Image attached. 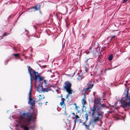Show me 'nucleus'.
<instances>
[{
    "label": "nucleus",
    "instance_id": "1",
    "mask_svg": "<svg viewBox=\"0 0 130 130\" xmlns=\"http://www.w3.org/2000/svg\"><path fill=\"white\" fill-rule=\"evenodd\" d=\"M37 114L36 110L34 111L32 115L29 112L26 113L25 111L21 112L19 116L20 120L19 123L20 124L21 128L24 130H28V123L31 120L34 122Z\"/></svg>",
    "mask_w": 130,
    "mask_h": 130
},
{
    "label": "nucleus",
    "instance_id": "2",
    "mask_svg": "<svg viewBox=\"0 0 130 130\" xmlns=\"http://www.w3.org/2000/svg\"><path fill=\"white\" fill-rule=\"evenodd\" d=\"M94 104L93 106L90 108V110L92 111V116L94 119L90 122V124L93 122L98 121L99 119L102 117V114L100 113V111L102 110V108L107 107L104 104H102L100 103V98L95 99Z\"/></svg>",
    "mask_w": 130,
    "mask_h": 130
},
{
    "label": "nucleus",
    "instance_id": "3",
    "mask_svg": "<svg viewBox=\"0 0 130 130\" xmlns=\"http://www.w3.org/2000/svg\"><path fill=\"white\" fill-rule=\"evenodd\" d=\"M28 72L29 74L30 77V82H31V78L32 79V80H35V82L37 83L39 82V84H42L43 82L44 77L40 75L39 73H38V72H37V75H36L35 77L33 76L32 75V74L29 70Z\"/></svg>",
    "mask_w": 130,
    "mask_h": 130
},
{
    "label": "nucleus",
    "instance_id": "4",
    "mask_svg": "<svg viewBox=\"0 0 130 130\" xmlns=\"http://www.w3.org/2000/svg\"><path fill=\"white\" fill-rule=\"evenodd\" d=\"M64 88L63 90H66V92H68V95L72 94V92H74L71 88V84L69 82L67 81H66L64 83Z\"/></svg>",
    "mask_w": 130,
    "mask_h": 130
},
{
    "label": "nucleus",
    "instance_id": "5",
    "mask_svg": "<svg viewBox=\"0 0 130 130\" xmlns=\"http://www.w3.org/2000/svg\"><path fill=\"white\" fill-rule=\"evenodd\" d=\"M87 88L84 89V90L85 93L88 90H89V91H90L92 88L93 86V82L90 81L87 84Z\"/></svg>",
    "mask_w": 130,
    "mask_h": 130
},
{
    "label": "nucleus",
    "instance_id": "6",
    "mask_svg": "<svg viewBox=\"0 0 130 130\" xmlns=\"http://www.w3.org/2000/svg\"><path fill=\"white\" fill-rule=\"evenodd\" d=\"M41 6L40 5H39V7H38V5H37L34 6L32 7L30 9H31V12H35L36 11H38L39 9V7Z\"/></svg>",
    "mask_w": 130,
    "mask_h": 130
},
{
    "label": "nucleus",
    "instance_id": "7",
    "mask_svg": "<svg viewBox=\"0 0 130 130\" xmlns=\"http://www.w3.org/2000/svg\"><path fill=\"white\" fill-rule=\"evenodd\" d=\"M42 84H39L37 87V91L39 92H41L42 91Z\"/></svg>",
    "mask_w": 130,
    "mask_h": 130
},
{
    "label": "nucleus",
    "instance_id": "8",
    "mask_svg": "<svg viewBox=\"0 0 130 130\" xmlns=\"http://www.w3.org/2000/svg\"><path fill=\"white\" fill-rule=\"evenodd\" d=\"M29 101H28V103L32 105H33L35 104V101L34 100H33L30 97V96L28 98Z\"/></svg>",
    "mask_w": 130,
    "mask_h": 130
},
{
    "label": "nucleus",
    "instance_id": "9",
    "mask_svg": "<svg viewBox=\"0 0 130 130\" xmlns=\"http://www.w3.org/2000/svg\"><path fill=\"white\" fill-rule=\"evenodd\" d=\"M29 70L30 72H31L30 71H31L33 73L34 75H35V77L36 75H36V74L37 73V72H36V71L32 69L30 67H29L28 68V71Z\"/></svg>",
    "mask_w": 130,
    "mask_h": 130
},
{
    "label": "nucleus",
    "instance_id": "10",
    "mask_svg": "<svg viewBox=\"0 0 130 130\" xmlns=\"http://www.w3.org/2000/svg\"><path fill=\"white\" fill-rule=\"evenodd\" d=\"M77 74L78 75L77 79L78 80H81L84 77H83L82 74H79L78 73Z\"/></svg>",
    "mask_w": 130,
    "mask_h": 130
},
{
    "label": "nucleus",
    "instance_id": "11",
    "mask_svg": "<svg viewBox=\"0 0 130 130\" xmlns=\"http://www.w3.org/2000/svg\"><path fill=\"white\" fill-rule=\"evenodd\" d=\"M51 90V89L50 88H42V92H48V91H50Z\"/></svg>",
    "mask_w": 130,
    "mask_h": 130
},
{
    "label": "nucleus",
    "instance_id": "12",
    "mask_svg": "<svg viewBox=\"0 0 130 130\" xmlns=\"http://www.w3.org/2000/svg\"><path fill=\"white\" fill-rule=\"evenodd\" d=\"M30 91H29V96H30V95L31 94V90H32V79L31 78V83H30Z\"/></svg>",
    "mask_w": 130,
    "mask_h": 130
},
{
    "label": "nucleus",
    "instance_id": "13",
    "mask_svg": "<svg viewBox=\"0 0 130 130\" xmlns=\"http://www.w3.org/2000/svg\"><path fill=\"white\" fill-rule=\"evenodd\" d=\"M12 55L13 56H14L17 57L18 59L20 58V57L19 56V55H20L19 53L13 54Z\"/></svg>",
    "mask_w": 130,
    "mask_h": 130
},
{
    "label": "nucleus",
    "instance_id": "14",
    "mask_svg": "<svg viewBox=\"0 0 130 130\" xmlns=\"http://www.w3.org/2000/svg\"><path fill=\"white\" fill-rule=\"evenodd\" d=\"M92 120H92H91L89 122V125H85V127H86V129H89V126L90 125V124H91L92 123H95L96 122H92V123H91V124H90V122L91 120Z\"/></svg>",
    "mask_w": 130,
    "mask_h": 130
},
{
    "label": "nucleus",
    "instance_id": "15",
    "mask_svg": "<svg viewBox=\"0 0 130 130\" xmlns=\"http://www.w3.org/2000/svg\"><path fill=\"white\" fill-rule=\"evenodd\" d=\"M7 33L5 32L2 36L0 37V39H3V38L7 35Z\"/></svg>",
    "mask_w": 130,
    "mask_h": 130
},
{
    "label": "nucleus",
    "instance_id": "16",
    "mask_svg": "<svg viewBox=\"0 0 130 130\" xmlns=\"http://www.w3.org/2000/svg\"><path fill=\"white\" fill-rule=\"evenodd\" d=\"M91 61V59L89 58L87 60L86 62H88V63L90 65L92 63Z\"/></svg>",
    "mask_w": 130,
    "mask_h": 130
},
{
    "label": "nucleus",
    "instance_id": "17",
    "mask_svg": "<svg viewBox=\"0 0 130 130\" xmlns=\"http://www.w3.org/2000/svg\"><path fill=\"white\" fill-rule=\"evenodd\" d=\"M35 127V125L34 124L30 126V128L31 129H34Z\"/></svg>",
    "mask_w": 130,
    "mask_h": 130
},
{
    "label": "nucleus",
    "instance_id": "18",
    "mask_svg": "<svg viewBox=\"0 0 130 130\" xmlns=\"http://www.w3.org/2000/svg\"><path fill=\"white\" fill-rule=\"evenodd\" d=\"M113 58V55L112 54H111L108 57V59L109 61L111 60Z\"/></svg>",
    "mask_w": 130,
    "mask_h": 130
},
{
    "label": "nucleus",
    "instance_id": "19",
    "mask_svg": "<svg viewBox=\"0 0 130 130\" xmlns=\"http://www.w3.org/2000/svg\"><path fill=\"white\" fill-rule=\"evenodd\" d=\"M85 116L86 119V121L88 120V115L86 113L85 115Z\"/></svg>",
    "mask_w": 130,
    "mask_h": 130
},
{
    "label": "nucleus",
    "instance_id": "20",
    "mask_svg": "<svg viewBox=\"0 0 130 130\" xmlns=\"http://www.w3.org/2000/svg\"><path fill=\"white\" fill-rule=\"evenodd\" d=\"M82 104H85L86 103V101L84 99H83L82 100Z\"/></svg>",
    "mask_w": 130,
    "mask_h": 130
},
{
    "label": "nucleus",
    "instance_id": "21",
    "mask_svg": "<svg viewBox=\"0 0 130 130\" xmlns=\"http://www.w3.org/2000/svg\"><path fill=\"white\" fill-rule=\"evenodd\" d=\"M39 100L41 101L42 99V96L41 95H40L39 96Z\"/></svg>",
    "mask_w": 130,
    "mask_h": 130
},
{
    "label": "nucleus",
    "instance_id": "22",
    "mask_svg": "<svg viewBox=\"0 0 130 130\" xmlns=\"http://www.w3.org/2000/svg\"><path fill=\"white\" fill-rule=\"evenodd\" d=\"M64 100H62V102H61L60 103V104L61 105H63V103H64Z\"/></svg>",
    "mask_w": 130,
    "mask_h": 130
},
{
    "label": "nucleus",
    "instance_id": "23",
    "mask_svg": "<svg viewBox=\"0 0 130 130\" xmlns=\"http://www.w3.org/2000/svg\"><path fill=\"white\" fill-rule=\"evenodd\" d=\"M33 27L34 28V29H35V30H36V26L35 25H33Z\"/></svg>",
    "mask_w": 130,
    "mask_h": 130
},
{
    "label": "nucleus",
    "instance_id": "24",
    "mask_svg": "<svg viewBox=\"0 0 130 130\" xmlns=\"http://www.w3.org/2000/svg\"><path fill=\"white\" fill-rule=\"evenodd\" d=\"M75 119H78L79 118V117L77 115H75Z\"/></svg>",
    "mask_w": 130,
    "mask_h": 130
},
{
    "label": "nucleus",
    "instance_id": "25",
    "mask_svg": "<svg viewBox=\"0 0 130 130\" xmlns=\"http://www.w3.org/2000/svg\"><path fill=\"white\" fill-rule=\"evenodd\" d=\"M44 83H45V86H47V84L46 83V81L45 80H44Z\"/></svg>",
    "mask_w": 130,
    "mask_h": 130
},
{
    "label": "nucleus",
    "instance_id": "26",
    "mask_svg": "<svg viewBox=\"0 0 130 130\" xmlns=\"http://www.w3.org/2000/svg\"><path fill=\"white\" fill-rule=\"evenodd\" d=\"M128 0H123V3H126Z\"/></svg>",
    "mask_w": 130,
    "mask_h": 130
},
{
    "label": "nucleus",
    "instance_id": "27",
    "mask_svg": "<svg viewBox=\"0 0 130 130\" xmlns=\"http://www.w3.org/2000/svg\"><path fill=\"white\" fill-rule=\"evenodd\" d=\"M13 50H14V51H16V52H17L18 51V50H17V49L16 48H13Z\"/></svg>",
    "mask_w": 130,
    "mask_h": 130
},
{
    "label": "nucleus",
    "instance_id": "28",
    "mask_svg": "<svg viewBox=\"0 0 130 130\" xmlns=\"http://www.w3.org/2000/svg\"><path fill=\"white\" fill-rule=\"evenodd\" d=\"M25 31L27 32V34L29 32L26 29H25Z\"/></svg>",
    "mask_w": 130,
    "mask_h": 130
},
{
    "label": "nucleus",
    "instance_id": "29",
    "mask_svg": "<svg viewBox=\"0 0 130 130\" xmlns=\"http://www.w3.org/2000/svg\"><path fill=\"white\" fill-rule=\"evenodd\" d=\"M69 95H68V94L67 95L66 97V99H67L68 98V96Z\"/></svg>",
    "mask_w": 130,
    "mask_h": 130
},
{
    "label": "nucleus",
    "instance_id": "30",
    "mask_svg": "<svg viewBox=\"0 0 130 130\" xmlns=\"http://www.w3.org/2000/svg\"><path fill=\"white\" fill-rule=\"evenodd\" d=\"M115 37V36H112L111 39H112V38H114Z\"/></svg>",
    "mask_w": 130,
    "mask_h": 130
},
{
    "label": "nucleus",
    "instance_id": "31",
    "mask_svg": "<svg viewBox=\"0 0 130 130\" xmlns=\"http://www.w3.org/2000/svg\"><path fill=\"white\" fill-rule=\"evenodd\" d=\"M39 104L40 105H41L42 104V103H39Z\"/></svg>",
    "mask_w": 130,
    "mask_h": 130
},
{
    "label": "nucleus",
    "instance_id": "32",
    "mask_svg": "<svg viewBox=\"0 0 130 130\" xmlns=\"http://www.w3.org/2000/svg\"><path fill=\"white\" fill-rule=\"evenodd\" d=\"M86 121L85 122H84L83 123V125H84V126L85 125H86V124H85L86 123Z\"/></svg>",
    "mask_w": 130,
    "mask_h": 130
},
{
    "label": "nucleus",
    "instance_id": "33",
    "mask_svg": "<svg viewBox=\"0 0 130 130\" xmlns=\"http://www.w3.org/2000/svg\"><path fill=\"white\" fill-rule=\"evenodd\" d=\"M61 100H62H62H64V101L65 100V99H64L63 98H61Z\"/></svg>",
    "mask_w": 130,
    "mask_h": 130
},
{
    "label": "nucleus",
    "instance_id": "34",
    "mask_svg": "<svg viewBox=\"0 0 130 130\" xmlns=\"http://www.w3.org/2000/svg\"><path fill=\"white\" fill-rule=\"evenodd\" d=\"M18 59H21L22 61H23V59H22V58H18Z\"/></svg>",
    "mask_w": 130,
    "mask_h": 130
},
{
    "label": "nucleus",
    "instance_id": "35",
    "mask_svg": "<svg viewBox=\"0 0 130 130\" xmlns=\"http://www.w3.org/2000/svg\"><path fill=\"white\" fill-rule=\"evenodd\" d=\"M82 104L83 105V107H85V106H84V104Z\"/></svg>",
    "mask_w": 130,
    "mask_h": 130
},
{
    "label": "nucleus",
    "instance_id": "36",
    "mask_svg": "<svg viewBox=\"0 0 130 130\" xmlns=\"http://www.w3.org/2000/svg\"><path fill=\"white\" fill-rule=\"evenodd\" d=\"M72 114L74 115H75V113L74 112H73V113H72Z\"/></svg>",
    "mask_w": 130,
    "mask_h": 130
},
{
    "label": "nucleus",
    "instance_id": "37",
    "mask_svg": "<svg viewBox=\"0 0 130 130\" xmlns=\"http://www.w3.org/2000/svg\"><path fill=\"white\" fill-rule=\"evenodd\" d=\"M86 72H87V71H86V70L87 69V68H86Z\"/></svg>",
    "mask_w": 130,
    "mask_h": 130
},
{
    "label": "nucleus",
    "instance_id": "38",
    "mask_svg": "<svg viewBox=\"0 0 130 130\" xmlns=\"http://www.w3.org/2000/svg\"><path fill=\"white\" fill-rule=\"evenodd\" d=\"M38 64V65H39V66H40V64Z\"/></svg>",
    "mask_w": 130,
    "mask_h": 130
},
{
    "label": "nucleus",
    "instance_id": "39",
    "mask_svg": "<svg viewBox=\"0 0 130 130\" xmlns=\"http://www.w3.org/2000/svg\"><path fill=\"white\" fill-rule=\"evenodd\" d=\"M75 72H74V74H73V75H75Z\"/></svg>",
    "mask_w": 130,
    "mask_h": 130
},
{
    "label": "nucleus",
    "instance_id": "40",
    "mask_svg": "<svg viewBox=\"0 0 130 130\" xmlns=\"http://www.w3.org/2000/svg\"><path fill=\"white\" fill-rule=\"evenodd\" d=\"M44 96L43 97V99H44Z\"/></svg>",
    "mask_w": 130,
    "mask_h": 130
},
{
    "label": "nucleus",
    "instance_id": "41",
    "mask_svg": "<svg viewBox=\"0 0 130 130\" xmlns=\"http://www.w3.org/2000/svg\"><path fill=\"white\" fill-rule=\"evenodd\" d=\"M48 103V102H46L45 103Z\"/></svg>",
    "mask_w": 130,
    "mask_h": 130
},
{
    "label": "nucleus",
    "instance_id": "42",
    "mask_svg": "<svg viewBox=\"0 0 130 130\" xmlns=\"http://www.w3.org/2000/svg\"><path fill=\"white\" fill-rule=\"evenodd\" d=\"M15 126H16V127H17L18 126V125H16Z\"/></svg>",
    "mask_w": 130,
    "mask_h": 130
},
{
    "label": "nucleus",
    "instance_id": "43",
    "mask_svg": "<svg viewBox=\"0 0 130 130\" xmlns=\"http://www.w3.org/2000/svg\"><path fill=\"white\" fill-rule=\"evenodd\" d=\"M58 91V90L57 89L56 90V91Z\"/></svg>",
    "mask_w": 130,
    "mask_h": 130
},
{
    "label": "nucleus",
    "instance_id": "44",
    "mask_svg": "<svg viewBox=\"0 0 130 130\" xmlns=\"http://www.w3.org/2000/svg\"><path fill=\"white\" fill-rule=\"evenodd\" d=\"M24 56V54H23V56Z\"/></svg>",
    "mask_w": 130,
    "mask_h": 130
},
{
    "label": "nucleus",
    "instance_id": "45",
    "mask_svg": "<svg viewBox=\"0 0 130 130\" xmlns=\"http://www.w3.org/2000/svg\"><path fill=\"white\" fill-rule=\"evenodd\" d=\"M64 44H63V46H64Z\"/></svg>",
    "mask_w": 130,
    "mask_h": 130
},
{
    "label": "nucleus",
    "instance_id": "46",
    "mask_svg": "<svg viewBox=\"0 0 130 130\" xmlns=\"http://www.w3.org/2000/svg\"><path fill=\"white\" fill-rule=\"evenodd\" d=\"M25 57V58H26V57Z\"/></svg>",
    "mask_w": 130,
    "mask_h": 130
},
{
    "label": "nucleus",
    "instance_id": "47",
    "mask_svg": "<svg viewBox=\"0 0 130 130\" xmlns=\"http://www.w3.org/2000/svg\"><path fill=\"white\" fill-rule=\"evenodd\" d=\"M25 57V58H26V57Z\"/></svg>",
    "mask_w": 130,
    "mask_h": 130
},
{
    "label": "nucleus",
    "instance_id": "48",
    "mask_svg": "<svg viewBox=\"0 0 130 130\" xmlns=\"http://www.w3.org/2000/svg\"><path fill=\"white\" fill-rule=\"evenodd\" d=\"M25 57V58H26V57Z\"/></svg>",
    "mask_w": 130,
    "mask_h": 130
},
{
    "label": "nucleus",
    "instance_id": "49",
    "mask_svg": "<svg viewBox=\"0 0 130 130\" xmlns=\"http://www.w3.org/2000/svg\"><path fill=\"white\" fill-rule=\"evenodd\" d=\"M84 96H85V95H84Z\"/></svg>",
    "mask_w": 130,
    "mask_h": 130
},
{
    "label": "nucleus",
    "instance_id": "50",
    "mask_svg": "<svg viewBox=\"0 0 130 130\" xmlns=\"http://www.w3.org/2000/svg\"><path fill=\"white\" fill-rule=\"evenodd\" d=\"M75 105H76V104H75Z\"/></svg>",
    "mask_w": 130,
    "mask_h": 130
},
{
    "label": "nucleus",
    "instance_id": "51",
    "mask_svg": "<svg viewBox=\"0 0 130 130\" xmlns=\"http://www.w3.org/2000/svg\"><path fill=\"white\" fill-rule=\"evenodd\" d=\"M75 105H76V104H75Z\"/></svg>",
    "mask_w": 130,
    "mask_h": 130
},
{
    "label": "nucleus",
    "instance_id": "52",
    "mask_svg": "<svg viewBox=\"0 0 130 130\" xmlns=\"http://www.w3.org/2000/svg\"><path fill=\"white\" fill-rule=\"evenodd\" d=\"M88 129L89 130H90V129H89H89Z\"/></svg>",
    "mask_w": 130,
    "mask_h": 130
},
{
    "label": "nucleus",
    "instance_id": "53",
    "mask_svg": "<svg viewBox=\"0 0 130 130\" xmlns=\"http://www.w3.org/2000/svg\"><path fill=\"white\" fill-rule=\"evenodd\" d=\"M40 62V61H39V62Z\"/></svg>",
    "mask_w": 130,
    "mask_h": 130
}]
</instances>
